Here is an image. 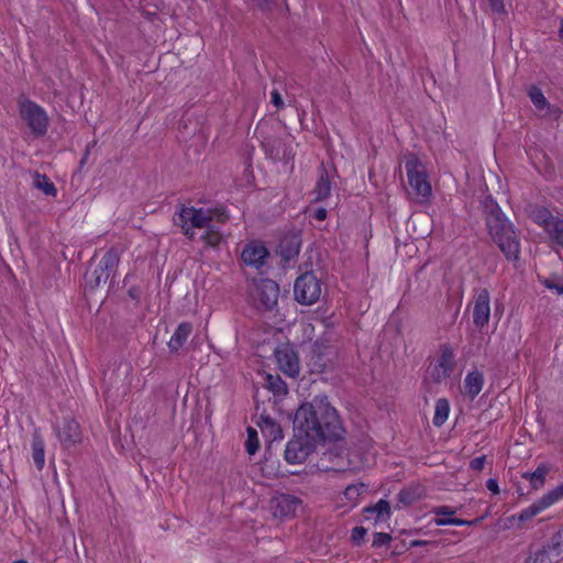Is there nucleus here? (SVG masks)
I'll list each match as a JSON object with an SVG mask.
<instances>
[{
	"label": "nucleus",
	"mask_w": 563,
	"mask_h": 563,
	"mask_svg": "<svg viewBox=\"0 0 563 563\" xmlns=\"http://www.w3.org/2000/svg\"><path fill=\"white\" fill-rule=\"evenodd\" d=\"M292 423L299 433L310 434L321 443L341 440L345 433L340 416L327 396H316L310 402L301 404Z\"/></svg>",
	"instance_id": "f257e3e1"
},
{
	"label": "nucleus",
	"mask_w": 563,
	"mask_h": 563,
	"mask_svg": "<svg viewBox=\"0 0 563 563\" xmlns=\"http://www.w3.org/2000/svg\"><path fill=\"white\" fill-rule=\"evenodd\" d=\"M482 205L490 238L497 244L507 261H518L521 250L520 236L514 224L492 197H486Z\"/></svg>",
	"instance_id": "f03ea898"
},
{
	"label": "nucleus",
	"mask_w": 563,
	"mask_h": 563,
	"mask_svg": "<svg viewBox=\"0 0 563 563\" xmlns=\"http://www.w3.org/2000/svg\"><path fill=\"white\" fill-rule=\"evenodd\" d=\"M119 262V252L111 247L103 254L95 267L90 264L84 275L85 291H93L102 284H106L115 274Z\"/></svg>",
	"instance_id": "7ed1b4c3"
},
{
	"label": "nucleus",
	"mask_w": 563,
	"mask_h": 563,
	"mask_svg": "<svg viewBox=\"0 0 563 563\" xmlns=\"http://www.w3.org/2000/svg\"><path fill=\"white\" fill-rule=\"evenodd\" d=\"M211 220V211L203 208L186 207L180 205L174 216V223L181 228L188 240L195 239L194 229H201L208 225Z\"/></svg>",
	"instance_id": "20e7f679"
},
{
	"label": "nucleus",
	"mask_w": 563,
	"mask_h": 563,
	"mask_svg": "<svg viewBox=\"0 0 563 563\" xmlns=\"http://www.w3.org/2000/svg\"><path fill=\"white\" fill-rule=\"evenodd\" d=\"M318 444L321 442L310 434L299 433V429L294 427V437L286 445L284 457L289 464H301L316 451Z\"/></svg>",
	"instance_id": "39448f33"
},
{
	"label": "nucleus",
	"mask_w": 563,
	"mask_h": 563,
	"mask_svg": "<svg viewBox=\"0 0 563 563\" xmlns=\"http://www.w3.org/2000/svg\"><path fill=\"white\" fill-rule=\"evenodd\" d=\"M19 113L35 137L46 134L49 121L46 111L40 104L30 99H20Z\"/></svg>",
	"instance_id": "423d86ee"
},
{
	"label": "nucleus",
	"mask_w": 563,
	"mask_h": 563,
	"mask_svg": "<svg viewBox=\"0 0 563 563\" xmlns=\"http://www.w3.org/2000/svg\"><path fill=\"white\" fill-rule=\"evenodd\" d=\"M531 219L541 227L551 241L563 247V219L554 216L548 208L537 206L531 210Z\"/></svg>",
	"instance_id": "0eeeda50"
},
{
	"label": "nucleus",
	"mask_w": 563,
	"mask_h": 563,
	"mask_svg": "<svg viewBox=\"0 0 563 563\" xmlns=\"http://www.w3.org/2000/svg\"><path fill=\"white\" fill-rule=\"evenodd\" d=\"M294 295L301 305L310 306L314 303L321 295L320 280L311 272L300 275L295 282Z\"/></svg>",
	"instance_id": "6e6552de"
},
{
	"label": "nucleus",
	"mask_w": 563,
	"mask_h": 563,
	"mask_svg": "<svg viewBox=\"0 0 563 563\" xmlns=\"http://www.w3.org/2000/svg\"><path fill=\"white\" fill-rule=\"evenodd\" d=\"M405 168L410 187L417 196L427 200L431 196L432 190L424 167L417 158H410L406 162Z\"/></svg>",
	"instance_id": "1a4fd4ad"
},
{
	"label": "nucleus",
	"mask_w": 563,
	"mask_h": 563,
	"mask_svg": "<svg viewBox=\"0 0 563 563\" xmlns=\"http://www.w3.org/2000/svg\"><path fill=\"white\" fill-rule=\"evenodd\" d=\"M490 319V294L487 288L474 291L473 323L482 330L488 325Z\"/></svg>",
	"instance_id": "9d476101"
},
{
	"label": "nucleus",
	"mask_w": 563,
	"mask_h": 563,
	"mask_svg": "<svg viewBox=\"0 0 563 563\" xmlns=\"http://www.w3.org/2000/svg\"><path fill=\"white\" fill-rule=\"evenodd\" d=\"M319 465L323 471L343 472L350 468L351 462L347 451L334 445L322 453Z\"/></svg>",
	"instance_id": "9b49d317"
},
{
	"label": "nucleus",
	"mask_w": 563,
	"mask_h": 563,
	"mask_svg": "<svg viewBox=\"0 0 563 563\" xmlns=\"http://www.w3.org/2000/svg\"><path fill=\"white\" fill-rule=\"evenodd\" d=\"M256 298L260 307L264 310H273L279 297V286L269 278L260 279L256 285Z\"/></svg>",
	"instance_id": "f8f14e48"
},
{
	"label": "nucleus",
	"mask_w": 563,
	"mask_h": 563,
	"mask_svg": "<svg viewBox=\"0 0 563 563\" xmlns=\"http://www.w3.org/2000/svg\"><path fill=\"white\" fill-rule=\"evenodd\" d=\"M268 256L269 251L258 241H252L245 244L241 253V258L244 264L255 269H261L266 264Z\"/></svg>",
	"instance_id": "ddd939ff"
},
{
	"label": "nucleus",
	"mask_w": 563,
	"mask_h": 563,
	"mask_svg": "<svg viewBox=\"0 0 563 563\" xmlns=\"http://www.w3.org/2000/svg\"><path fill=\"white\" fill-rule=\"evenodd\" d=\"M57 435L64 449H70L81 442L79 424L70 418L64 419L62 428L57 430Z\"/></svg>",
	"instance_id": "4468645a"
},
{
	"label": "nucleus",
	"mask_w": 563,
	"mask_h": 563,
	"mask_svg": "<svg viewBox=\"0 0 563 563\" xmlns=\"http://www.w3.org/2000/svg\"><path fill=\"white\" fill-rule=\"evenodd\" d=\"M300 247L301 234L299 232H290L280 239L278 254L284 261L288 262L299 254Z\"/></svg>",
	"instance_id": "2eb2a0df"
},
{
	"label": "nucleus",
	"mask_w": 563,
	"mask_h": 563,
	"mask_svg": "<svg viewBox=\"0 0 563 563\" xmlns=\"http://www.w3.org/2000/svg\"><path fill=\"white\" fill-rule=\"evenodd\" d=\"M432 512L437 516L434 518L435 526H472L475 522L479 521V519L475 520H465V519H459L454 518L453 515H455V509L449 506H439L434 507L432 509Z\"/></svg>",
	"instance_id": "dca6fc26"
},
{
	"label": "nucleus",
	"mask_w": 563,
	"mask_h": 563,
	"mask_svg": "<svg viewBox=\"0 0 563 563\" xmlns=\"http://www.w3.org/2000/svg\"><path fill=\"white\" fill-rule=\"evenodd\" d=\"M275 355L277 364L283 373L289 377H295L299 374L298 356L294 350L288 347L276 350Z\"/></svg>",
	"instance_id": "f3484780"
},
{
	"label": "nucleus",
	"mask_w": 563,
	"mask_h": 563,
	"mask_svg": "<svg viewBox=\"0 0 563 563\" xmlns=\"http://www.w3.org/2000/svg\"><path fill=\"white\" fill-rule=\"evenodd\" d=\"M271 503L274 508L275 516L290 517L295 515L301 501L294 495L280 494L274 497Z\"/></svg>",
	"instance_id": "a211bd4d"
},
{
	"label": "nucleus",
	"mask_w": 563,
	"mask_h": 563,
	"mask_svg": "<svg viewBox=\"0 0 563 563\" xmlns=\"http://www.w3.org/2000/svg\"><path fill=\"white\" fill-rule=\"evenodd\" d=\"M366 520H374V522L385 521L390 518V504L386 499H379L375 505L364 508Z\"/></svg>",
	"instance_id": "6ab92c4d"
},
{
	"label": "nucleus",
	"mask_w": 563,
	"mask_h": 563,
	"mask_svg": "<svg viewBox=\"0 0 563 563\" xmlns=\"http://www.w3.org/2000/svg\"><path fill=\"white\" fill-rule=\"evenodd\" d=\"M455 366V354L452 346L448 343L440 345V356L438 358V367L442 369V377H450Z\"/></svg>",
	"instance_id": "aec40b11"
},
{
	"label": "nucleus",
	"mask_w": 563,
	"mask_h": 563,
	"mask_svg": "<svg viewBox=\"0 0 563 563\" xmlns=\"http://www.w3.org/2000/svg\"><path fill=\"white\" fill-rule=\"evenodd\" d=\"M485 379L482 372L475 369L467 373L464 379V394L472 400L475 399L483 389Z\"/></svg>",
	"instance_id": "412c9836"
},
{
	"label": "nucleus",
	"mask_w": 563,
	"mask_h": 563,
	"mask_svg": "<svg viewBox=\"0 0 563 563\" xmlns=\"http://www.w3.org/2000/svg\"><path fill=\"white\" fill-rule=\"evenodd\" d=\"M423 497L424 489L421 486L405 487L397 494V507L404 508L411 506Z\"/></svg>",
	"instance_id": "4be33fe9"
},
{
	"label": "nucleus",
	"mask_w": 563,
	"mask_h": 563,
	"mask_svg": "<svg viewBox=\"0 0 563 563\" xmlns=\"http://www.w3.org/2000/svg\"><path fill=\"white\" fill-rule=\"evenodd\" d=\"M192 332V324L190 322H181L176 328L174 334L168 342L170 353H177L180 347L186 343Z\"/></svg>",
	"instance_id": "5701e85b"
},
{
	"label": "nucleus",
	"mask_w": 563,
	"mask_h": 563,
	"mask_svg": "<svg viewBox=\"0 0 563 563\" xmlns=\"http://www.w3.org/2000/svg\"><path fill=\"white\" fill-rule=\"evenodd\" d=\"M31 448L33 462L41 471L45 464V443L38 430H34L32 434Z\"/></svg>",
	"instance_id": "b1692460"
},
{
	"label": "nucleus",
	"mask_w": 563,
	"mask_h": 563,
	"mask_svg": "<svg viewBox=\"0 0 563 563\" xmlns=\"http://www.w3.org/2000/svg\"><path fill=\"white\" fill-rule=\"evenodd\" d=\"M528 96L533 106L536 107V109H538L539 111L549 109L550 113L553 114L555 118L560 115L561 110L559 108H551L542 90L538 86H531L528 90Z\"/></svg>",
	"instance_id": "393cba45"
},
{
	"label": "nucleus",
	"mask_w": 563,
	"mask_h": 563,
	"mask_svg": "<svg viewBox=\"0 0 563 563\" xmlns=\"http://www.w3.org/2000/svg\"><path fill=\"white\" fill-rule=\"evenodd\" d=\"M318 174H319V177H318L316 187L313 189V194L316 196V200L321 201V200H324L330 197L331 181L329 178L328 170L325 169L323 164H321Z\"/></svg>",
	"instance_id": "a878e982"
},
{
	"label": "nucleus",
	"mask_w": 563,
	"mask_h": 563,
	"mask_svg": "<svg viewBox=\"0 0 563 563\" xmlns=\"http://www.w3.org/2000/svg\"><path fill=\"white\" fill-rule=\"evenodd\" d=\"M257 424L262 432L267 434L272 441H278L283 439V429L280 424L269 416L262 415Z\"/></svg>",
	"instance_id": "bb28decb"
},
{
	"label": "nucleus",
	"mask_w": 563,
	"mask_h": 563,
	"mask_svg": "<svg viewBox=\"0 0 563 563\" xmlns=\"http://www.w3.org/2000/svg\"><path fill=\"white\" fill-rule=\"evenodd\" d=\"M549 467L547 464L541 463L533 472H526L522 474V477L530 482V485L533 489H540L544 486L545 476L549 473Z\"/></svg>",
	"instance_id": "cd10ccee"
},
{
	"label": "nucleus",
	"mask_w": 563,
	"mask_h": 563,
	"mask_svg": "<svg viewBox=\"0 0 563 563\" xmlns=\"http://www.w3.org/2000/svg\"><path fill=\"white\" fill-rule=\"evenodd\" d=\"M203 229L205 233L201 235V239L205 241L206 245L210 247H218L222 242L223 236L219 228L213 224L212 218Z\"/></svg>",
	"instance_id": "c85d7f7f"
},
{
	"label": "nucleus",
	"mask_w": 563,
	"mask_h": 563,
	"mask_svg": "<svg viewBox=\"0 0 563 563\" xmlns=\"http://www.w3.org/2000/svg\"><path fill=\"white\" fill-rule=\"evenodd\" d=\"M33 186L36 189L42 190L46 196L55 197L57 195L55 185L44 174H40L37 172L34 173Z\"/></svg>",
	"instance_id": "c756f323"
},
{
	"label": "nucleus",
	"mask_w": 563,
	"mask_h": 563,
	"mask_svg": "<svg viewBox=\"0 0 563 563\" xmlns=\"http://www.w3.org/2000/svg\"><path fill=\"white\" fill-rule=\"evenodd\" d=\"M262 147L269 159L274 162L282 159L280 148L283 147V142L280 139H267L262 142Z\"/></svg>",
	"instance_id": "7c9ffc66"
},
{
	"label": "nucleus",
	"mask_w": 563,
	"mask_h": 563,
	"mask_svg": "<svg viewBox=\"0 0 563 563\" xmlns=\"http://www.w3.org/2000/svg\"><path fill=\"white\" fill-rule=\"evenodd\" d=\"M329 350L330 346L324 342L316 341L312 346V358H314V364L321 368L327 366V362L329 361Z\"/></svg>",
	"instance_id": "2f4dec72"
},
{
	"label": "nucleus",
	"mask_w": 563,
	"mask_h": 563,
	"mask_svg": "<svg viewBox=\"0 0 563 563\" xmlns=\"http://www.w3.org/2000/svg\"><path fill=\"white\" fill-rule=\"evenodd\" d=\"M449 412H450V404H449L448 399H445V398L438 399L435 402L434 416H433V420H432L433 424L435 427H441L442 424H444V422L448 420Z\"/></svg>",
	"instance_id": "473e14b6"
},
{
	"label": "nucleus",
	"mask_w": 563,
	"mask_h": 563,
	"mask_svg": "<svg viewBox=\"0 0 563 563\" xmlns=\"http://www.w3.org/2000/svg\"><path fill=\"white\" fill-rule=\"evenodd\" d=\"M266 383H267V388L274 394V396L283 397L288 394L287 385L280 378L279 375L267 374Z\"/></svg>",
	"instance_id": "72a5a7b5"
},
{
	"label": "nucleus",
	"mask_w": 563,
	"mask_h": 563,
	"mask_svg": "<svg viewBox=\"0 0 563 563\" xmlns=\"http://www.w3.org/2000/svg\"><path fill=\"white\" fill-rule=\"evenodd\" d=\"M547 508L548 507L545 506L543 500L541 498H539L533 504H531L528 508L521 510V512L518 516V520L519 521L530 520Z\"/></svg>",
	"instance_id": "f704fd0d"
},
{
	"label": "nucleus",
	"mask_w": 563,
	"mask_h": 563,
	"mask_svg": "<svg viewBox=\"0 0 563 563\" xmlns=\"http://www.w3.org/2000/svg\"><path fill=\"white\" fill-rule=\"evenodd\" d=\"M367 490V486L363 483L349 485L343 495L353 506L356 505L358 497Z\"/></svg>",
	"instance_id": "c9c22d12"
},
{
	"label": "nucleus",
	"mask_w": 563,
	"mask_h": 563,
	"mask_svg": "<svg viewBox=\"0 0 563 563\" xmlns=\"http://www.w3.org/2000/svg\"><path fill=\"white\" fill-rule=\"evenodd\" d=\"M552 551L553 560L560 561L563 554V540L558 532H555L547 544Z\"/></svg>",
	"instance_id": "e433bc0d"
},
{
	"label": "nucleus",
	"mask_w": 563,
	"mask_h": 563,
	"mask_svg": "<svg viewBox=\"0 0 563 563\" xmlns=\"http://www.w3.org/2000/svg\"><path fill=\"white\" fill-rule=\"evenodd\" d=\"M260 448V441L257 438V432L255 429L249 427L247 428V439L245 441V450L250 455L256 453Z\"/></svg>",
	"instance_id": "4c0bfd02"
},
{
	"label": "nucleus",
	"mask_w": 563,
	"mask_h": 563,
	"mask_svg": "<svg viewBox=\"0 0 563 563\" xmlns=\"http://www.w3.org/2000/svg\"><path fill=\"white\" fill-rule=\"evenodd\" d=\"M561 498H563V484L556 486L541 497L547 507H550Z\"/></svg>",
	"instance_id": "58836bf2"
},
{
	"label": "nucleus",
	"mask_w": 563,
	"mask_h": 563,
	"mask_svg": "<svg viewBox=\"0 0 563 563\" xmlns=\"http://www.w3.org/2000/svg\"><path fill=\"white\" fill-rule=\"evenodd\" d=\"M534 553L537 554V560L539 563H558L556 560H553L552 551L548 545H543Z\"/></svg>",
	"instance_id": "ea45409f"
},
{
	"label": "nucleus",
	"mask_w": 563,
	"mask_h": 563,
	"mask_svg": "<svg viewBox=\"0 0 563 563\" xmlns=\"http://www.w3.org/2000/svg\"><path fill=\"white\" fill-rule=\"evenodd\" d=\"M391 541V537L385 532H376L373 538L372 545L374 548H380L383 545H387Z\"/></svg>",
	"instance_id": "a19ab883"
},
{
	"label": "nucleus",
	"mask_w": 563,
	"mask_h": 563,
	"mask_svg": "<svg viewBox=\"0 0 563 563\" xmlns=\"http://www.w3.org/2000/svg\"><path fill=\"white\" fill-rule=\"evenodd\" d=\"M367 533V530L364 527H355L352 530L351 540L354 544L360 545Z\"/></svg>",
	"instance_id": "79ce46f5"
},
{
	"label": "nucleus",
	"mask_w": 563,
	"mask_h": 563,
	"mask_svg": "<svg viewBox=\"0 0 563 563\" xmlns=\"http://www.w3.org/2000/svg\"><path fill=\"white\" fill-rule=\"evenodd\" d=\"M485 462H486L485 455L477 456L470 462V468L472 471L479 472L484 468Z\"/></svg>",
	"instance_id": "37998d69"
},
{
	"label": "nucleus",
	"mask_w": 563,
	"mask_h": 563,
	"mask_svg": "<svg viewBox=\"0 0 563 563\" xmlns=\"http://www.w3.org/2000/svg\"><path fill=\"white\" fill-rule=\"evenodd\" d=\"M271 95H272V103L278 109L283 108L284 101H283L282 95L278 92V90L274 89Z\"/></svg>",
	"instance_id": "c03bdc74"
},
{
	"label": "nucleus",
	"mask_w": 563,
	"mask_h": 563,
	"mask_svg": "<svg viewBox=\"0 0 563 563\" xmlns=\"http://www.w3.org/2000/svg\"><path fill=\"white\" fill-rule=\"evenodd\" d=\"M489 5L493 11L501 13L505 11L504 1L503 0H488Z\"/></svg>",
	"instance_id": "a18cd8bd"
},
{
	"label": "nucleus",
	"mask_w": 563,
	"mask_h": 563,
	"mask_svg": "<svg viewBox=\"0 0 563 563\" xmlns=\"http://www.w3.org/2000/svg\"><path fill=\"white\" fill-rule=\"evenodd\" d=\"M486 488L492 492L493 494H498L499 493V486H498V482L497 479L495 478H488L486 481Z\"/></svg>",
	"instance_id": "49530a36"
},
{
	"label": "nucleus",
	"mask_w": 563,
	"mask_h": 563,
	"mask_svg": "<svg viewBox=\"0 0 563 563\" xmlns=\"http://www.w3.org/2000/svg\"><path fill=\"white\" fill-rule=\"evenodd\" d=\"M256 2V5L262 10V11H266V10H271V8L273 7L274 4V0H255Z\"/></svg>",
	"instance_id": "de8ad7c7"
},
{
	"label": "nucleus",
	"mask_w": 563,
	"mask_h": 563,
	"mask_svg": "<svg viewBox=\"0 0 563 563\" xmlns=\"http://www.w3.org/2000/svg\"><path fill=\"white\" fill-rule=\"evenodd\" d=\"M95 145H96V142H95V141H93V142H91V143H89V144H87V146H86V151H85V153H84V155H82V157H81V159H80V166H82V165H85V164H86V162H87V159H88V157H89L90 151H91V148H92Z\"/></svg>",
	"instance_id": "09e8293b"
},
{
	"label": "nucleus",
	"mask_w": 563,
	"mask_h": 563,
	"mask_svg": "<svg viewBox=\"0 0 563 563\" xmlns=\"http://www.w3.org/2000/svg\"><path fill=\"white\" fill-rule=\"evenodd\" d=\"M327 213L324 208H318L313 213V218L318 221H323L327 218Z\"/></svg>",
	"instance_id": "8fccbe9b"
},
{
	"label": "nucleus",
	"mask_w": 563,
	"mask_h": 563,
	"mask_svg": "<svg viewBox=\"0 0 563 563\" xmlns=\"http://www.w3.org/2000/svg\"><path fill=\"white\" fill-rule=\"evenodd\" d=\"M428 543H429V541H426V540H413V541H411L410 547H412V548L423 547Z\"/></svg>",
	"instance_id": "3c124183"
},
{
	"label": "nucleus",
	"mask_w": 563,
	"mask_h": 563,
	"mask_svg": "<svg viewBox=\"0 0 563 563\" xmlns=\"http://www.w3.org/2000/svg\"><path fill=\"white\" fill-rule=\"evenodd\" d=\"M142 14L150 21H153L154 18H156V12H151V11H147V10H143L142 11Z\"/></svg>",
	"instance_id": "603ef678"
},
{
	"label": "nucleus",
	"mask_w": 563,
	"mask_h": 563,
	"mask_svg": "<svg viewBox=\"0 0 563 563\" xmlns=\"http://www.w3.org/2000/svg\"><path fill=\"white\" fill-rule=\"evenodd\" d=\"M525 563H539V561L537 560V554L536 553H531L525 561Z\"/></svg>",
	"instance_id": "864d4df0"
},
{
	"label": "nucleus",
	"mask_w": 563,
	"mask_h": 563,
	"mask_svg": "<svg viewBox=\"0 0 563 563\" xmlns=\"http://www.w3.org/2000/svg\"><path fill=\"white\" fill-rule=\"evenodd\" d=\"M559 36L561 40H563V19H561L560 22Z\"/></svg>",
	"instance_id": "5fc2aeb1"
},
{
	"label": "nucleus",
	"mask_w": 563,
	"mask_h": 563,
	"mask_svg": "<svg viewBox=\"0 0 563 563\" xmlns=\"http://www.w3.org/2000/svg\"><path fill=\"white\" fill-rule=\"evenodd\" d=\"M12 563H27L25 560H18V561H14Z\"/></svg>",
	"instance_id": "6e6d98bb"
},
{
	"label": "nucleus",
	"mask_w": 563,
	"mask_h": 563,
	"mask_svg": "<svg viewBox=\"0 0 563 563\" xmlns=\"http://www.w3.org/2000/svg\"><path fill=\"white\" fill-rule=\"evenodd\" d=\"M556 289H558L559 294H563V286L562 287H558Z\"/></svg>",
	"instance_id": "4d7b16f0"
},
{
	"label": "nucleus",
	"mask_w": 563,
	"mask_h": 563,
	"mask_svg": "<svg viewBox=\"0 0 563 563\" xmlns=\"http://www.w3.org/2000/svg\"><path fill=\"white\" fill-rule=\"evenodd\" d=\"M558 534H560V536H561V538H562V540H563V529H562V530H559V531H558Z\"/></svg>",
	"instance_id": "13d9d810"
},
{
	"label": "nucleus",
	"mask_w": 563,
	"mask_h": 563,
	"mask_svg": "<svg viewBox=\"0 0 563 563\" xmlns=\"http://www.w3.org/2000/svg\"><path fill=\"white\" fill-rule=\"evenodd\" d=\"M547 286H548L549 288H554V286H553V285H551V284H548Z\"/></svg>",
	"instance_id": "bf43d9fd"
}]
</instances>
